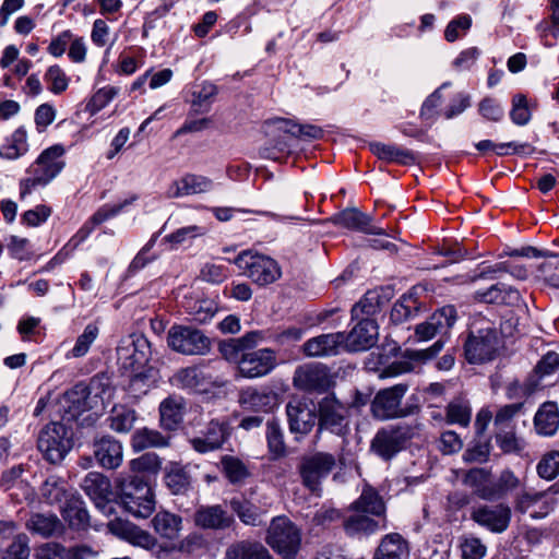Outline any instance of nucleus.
<instances>
[{
	"mask_svg": "<svg viewBox=\"0 0 559 559\" xmlns=\"http://www.w3.org/2000/svg\"><path fill=\"white\" fill-rule=\"evenodd\" d=\"M217 94V88L214 84L204 82L202 83L198 90L193 91L192 96V105L194 107H199L201 110L205 111L209 108V104L211 99Z\"/></svg>",
	"mask_w": 559,
	"mask_h": 559,
	"instance_id": "0e129e2a",
	"label": "nucleus"
},
{
	"mask_svg": "<svg viewBox=\"0 0 559 559\" xmlns=\"http://www.w3.org/2000/svg\"><path fill=\"white\" fill-rule=\"evenodd\" d=\"M83 490L93 499H103L109 493V480L100 473H88L82 484Z\"/></svg>",
	"mask_w": 559,
	"mask_h": 559,
	"instance_id": "09e8293b",
	"label": "nucleus"
},
{
	"mask_svg": "<svg viewBox=\"0 0 559 559\" xmlns=\"http://www.w3.org/2000/svg\"><path fill=\"white\" fill-rule=\"evenodd\" d=\"M152 525L162 538L174 540L182 530V518L168 511H159L152 519Z\"/></svg>",
	"mask_w": 559,
	"mask_h": 559,
	"instance_id": "f704fd0d",
	"label": "nucleus"
},
{
	"mask_svg": "<svg viewBox=\"0 0 559 559\" xmlns=\"http://www.w3.org/2000/svg\"><path fill=\"white\" fill-rule=\"evenodd\" d=\"M511 508L504 503L474 507L471 513V518L474 522L496 534L507 531L511 522Z\"/></svg>",
	"mask_w": 559,
	"mask_h": 559,
	"instance_id": "dca6fc26",
	"label": "nucleus"
},
{
	"mask_svg": "<svg viewBox=\"0 0 559 559\" xmlns=\"http://www.w3.org/2000/svg\"><path fill=\"white\" fill-rule=\"evenodd\" d=\"M534 427L538 435L554 436L559 428V409L555 402H545L534 416Z\"/></svg>",
	"mask_w": 559,
	"mask_h": 559,
	"instance_id": "7c9ffc66",
	"label": "nucleus"
},
{
	"mask_svg": "<svg viewBox=\"0 0 559 559\" xmlns=\"http://www.w3.org/2000/svg\"><path fill=\"white\" fill-rule=\"evenodd\" d=\"M185 405L182 399L168 397L160 403L162 426L168 430L176 429L182 421Z\"/></svg>",
	"mask_w": 559,
	"mask_h": 559,
	"instance_id": "79ce46f5",
	"label": "nucleus"
},
{
	"mask_svg": "<svg viewBox=\"0 0 559 559\" xmlns=\"http://www.w3.org/2000/svg\"><path fill=\"white\" fill-rule=\"evenodd\" d=\"M99 329L96 324L90 323L85 326L82 334L76 338L73 348L67 354V358H80L85 356L92 344L96 341Z\"/></svg>",
	"mask_w": 559,
	"mask_h": 559,
	"instance_id": "de8ad7c7",
	"label": "nucleus"
},
{
	"mask_svg": "<svg viewBox=\"0 0 559 559\" xmlns=\"http://www.w3.org/2000/svg\"><path fill=\"white\" fill-rule=\"evenodd\" d=\"M265 133L272 138L273 145L261 147L260 155L264 158L276 159L277 156L274 151L283 152L287 147L282 133L296 138L320 139L323 135V130L314 124H298L288 119L274 118L265 122Z\"/></svg>",
	"mask_w": 559,
	"mask_h": 559,
	"instance_id": "20e7f679",
	"label": "nucleus"
},
{
	"mask_svg": "<svg viewBox=\"0 0 559 559\" xmlns=\"http://www.w3.org/2000/svg\"><path fill=\"white\" fill-rule=\"evenodd\" d=\"M26 527L41 537H51L63 532V524L55 513H33L26 522Z\"/></svg>",
	"mask_w": 559,
	"mask_h": 559,
	"instance_id": "473e14b6",
	"label": "nucleus"
},
{
	"mask_svg": "<svg viewBox=\"0 0 559 559\" xmlns=\"http://www.w3.org/2000/svg\"><path fill=\"white\" fill-rule=\"evenodd\" d=\"M335 456L326 452H317L305 456L299 465L302 484L312 492L320 490L321 481L335 467Z\"/></svg>",
	"mask_w": 559,
	"mask_h": 559,
	"instance_id": "f8f14e48",
	"label": "nucleus"
},
{
	"mask_svg": "<svg viewBox=\"0 0 559 559\" xmlns=\"http://www.w3.org/2000/svg\"><path fill=\"white\" fill-rule=\"evenodd\" d=\"M370 151L381 160L386 163H399L403 165L414 164L416 160L415 154L406 148L400 147L394 144H384L380 142H372L369 144Z\"/></svg>",
	"mask_w": 559,
	"mask_h": 559,
	"instance_id": "72a5a7b5",
	"label": "nucleus"
},
{
	"mask_svg": "<svg viewBox=\"0 0 559 559\" xmlns=\"http://www.w3.org/2000/svg\"><path fill=\"white\" fill-rule=\"evenodd\" d=\"M109 427L119 433L130 431L136 420V414L134 409L126 406H115L111 409V414L108 418Z\"/></svg>",
	"mask_w": 559,
	"mask_h": 559,
	"instance_id": "a18cd8bd",
	"label": "nucleus"
},
{
	"mask_svg": "<svg viewBox=\"0 0 559 559\" xmlns=\"http://www.w3.org/2000/svg\"><path fill=\"white\" fill-rule=\"evenodd\" d=\"M213 186V180L209 177L197 174H186L169 186L167 193L169 198H182L210 192Z\"/></svg>",
	"mask_w": 559,
	"mask_h": 559,
	"instance_id": "b1692460",
	"label": "nucleus"
},
{
	"mask_svg": "<svg viewBox=\"0 0 559 559\" xmlns=\"http://www.w3.org/2000/svg\"><path fill=\"white\" fill-rule=\"evenodd\" d=\"M266 440L270 451L275 456L284 455L285 443L282 430L275 421H269L266 424Z\"/></svg>",
	"mask_w": 559,
	"mask_h": 559,
	"instance_id": "bf43d9fd",
	"label": "nucleus"
},
{
	"mask_svg": "<svg viewBox=\"0 0 559 559\" xmlns=\"http://www.w3.org/2000/svg\"><path fill=\"white\" fill-rule=\"evenodd\" d=\"M64 147L55 144L44 150L37 159L29 166V177L20 182V195L24 199L38 186H46L55 179L64 168Z\"/></svg>",
	"mask_w": 559,
	"mask_h": 559,
	"instance_id": "f257e3e1",
	"label": "nucleus"
},
{
	"mask_svg": "<svg viewBox=\"0 0 559 559\" xmlns=\"http://www.w3.org/2000/svg\"><path fill=\"white\" fill-rule=\"evenodd\" d=\"M472 26V17L467 14L453 19L444 31V38L449 43L455 41L460 37V31L467 32Z\"/></svg>",
	"mask_w": 559,
	"mask_h": 559,
	"instance_id": "338daca9",
	"label": "nucleus"
},
{
	"mask_svg": "<svg viewBox=\"0 0 559 559\" xmlns=\"http://www.w3.org/2000/svg\"><path fill=\"white\" fill-rule=\"evenodd\" d=\"M221 463L226 477L233 484L240 483L249 476L247 466L237 457L226 455Z\"/></svg>",
	"mask_w": 559,
	"mask_h": 559,
	"instance_id": "864d4df0",
	"label": "nucleus"
},
{
	"mask_svg": "<svg viewBox=\"0 0 559 559\" xmlns=\"http://www.w3.org/2000/svg\"><path fill=\"white\" fill-rule=\"evenodd\" d=\"M61 513L72 528L84 530L88 526V512L84 501L76 491L69 496L67 502L61 508Z\"/></svg>",
	"mask_w": 559,
	"mask_h": 559,
	"instance_id": "2f4dec72",
	"label": "nucleus"
},
{
	"mask_svg": "<svg viewBox=\"0 0 559 559\" xmlns=\"http://www.w3.org/2000/svg\"><path fill=\"white\" fill-rule=\"evenodd\" d=\"M274 396L271 392L259 391L253 388H248L240 393L239 402L250 411H265L271 406Z\"/></svg>",
	"mask_w": 559,
	"mask_h": 559,
	"instance_id": "c03bdc74",
	"label": "nucleus"
},
{
	"mask_svg": "<svg viewBox=\"0 0 559 559\" xmlns=\"http://www.w3.org/2000/svg\"><path fill=\"white\" fill-rule=\"evenodd\" d=\"M41 497L49 504H56L67 502V499L71 493H75L74 490H70L67 486L66 480L57 475L47 477L40 488Z\"/></svg>",
	"mask_w": 559,
	"mask_h": 559,
	"instance_id": "58836bf2",
	"label": "nucleus"
},
{
	"mask_svg": "<svg viewBox=\"0 0 559 559\" xmlns=\"http://www.w3.org/2000/svg\"><path fill=\"white\" fill-rule=\"evenodd\" d=\"M122 537L132 545L146 550H153L157 546V539L154 536L131 524L123 525Z\"/></svg>",
	"mask_w": 559,
	"mask_h": 559,
	"instance_id": "3c124183",
	"label": "nucleus"
},
{
	"mask_svg": "<svg viewBox=\"0 0 559 559\" xmlns=\"http://www.w3.org/2000/svg\"><path fill=\"white\" fill-rule=\"evenodd\" d=\"M266 543L284 559H293L301 544V533L286 516L274 518L269 526Z\"/></svg>",
	"mask_w": 559,
	"mask_h": 559,
	"instance_id": "6e6552de",
	"label": "nucleus"
},
{
	"mask_svg": "<svg viewBox=\"0 0 559 559\" xmlns=\"http://www.w3.org/2000/svg\"><path fill=\"white\" fill-rule=\"evenodd\" d=\"M62 406L64 408V419H79L83 413L94 408L91 401V391L84 384H76L64 393Z\"/></svg>",
	"mask_w": 559,
	"mask_h": 559,
	"instance_id": "5701e85b",
	"label": "nucleus"
},
{
	"mask_svg": "<svg viewBox=\"0 0 559 559\" xmlns=\"http://www.w3.org/2000/svg\"><path fill=\"white\" fill-rule=\"evenodd\" d=\"M72 445V435L61 423L46 425L38 435L37 448L44 459L52 464L60 463Z\"/></svg>",
	"mask_w": 559,
	"mask_h": 559,
	"instance_id": "0eeeda50",
	"label": "nucleus"
},
{
	"mask_svg": "<svg viewBox=\"0 0 559 559\" xmlns=\"http://www.w3.org/2000/svg\"><path fill=\"white\" fill-rule=\"evenodd\" d=\"M407 383H399L391 388L380 390L372 403L371 412L373 416L380 420L401 418L414 414L417 406L402 407V399L408 391Z\"/></svg>",
	"mask_w": 559,
	"mask_h": 559,
	"instance_id": "1a4fd4ad",
	"label": "nucleus"
},
{
	"mask_svg": "<svg viewBox=\"0 0 559 559\" xmlns=\"http://www.w3.org/2000/svg\"><path fill=\"white\" fill-rule=\"evenodd\" d=\"M173 382L182 389L205 391L216 383L213 377L202 367L192 366L180 369L173 377Z\"/></svg>",
	"mask_w": 559,
	"mask_h": 559,
	"instance_id": "cd10ccee",
	"label": "nucleus"
},
{
	"mask_svg": "<svg viewBox=\"0 0 559 559\" xmlns=\"http://www.w3.org/2000/svg\"><path fill=\"white\" fill-rule=\"evenodd\" d=\"M521 485L520 478L507 468L487 487L479 490V498L487 501L499 500L518 490Z\"/></svg>",
	"mask_w": 559,
	"mask_h": 559,
	"instance_id": "a878e982",
	"label": "nucleus"
},
{
	"mask_svg": "<svg viewBox=\"0 0 559 559\" xmlns=\"http://www.w3.org/2000/svg\"><path fill=\"white\" fill-rule=\"evenodd\" d=\"M138 199L136 195H132L129 199H126L121 203L109 205L105 204L100 209H98L93 216L90 218V221L79 230V233L75 235V238H79V241H83L94 229L95 226L103 224L104 222L108 221L109 218L115 217L118 215L126 206L132 204Z\"/></svg>",
	"mask_w": 559,
	"mask_h": 559,
	"instance_id": "c756f323",
	"label": "nucleus"
},
{
	"mask_svg": "<svg viewBox=\"0 0 559 559\" xmlns=\"http://www.w3.org/2000/svg\"><path fill=\"white\" fill-rule=\"evenodd\" d=\"M472 418V408L467 401L455 399L447 406L445 421L450 425L467 427Z\"/></svg>",
	"mask_w": 559,
	"mask_h": 559,
	"instance_id": "49530a36",
	"label": "nucleus"
},
{
	"mask_svg": "<svg viewBox=\"0 0 559 559\" xmlns=\"http://www.w3.org/2000/svg\"><path fill=\"white\" fill-rule=\"evenodd\" d=\"M538 475L547 480H551L559 474V451L546 453L537 464Z\"/></svg>",
	"mask_w": 559,
	"mask_h": 559,
	"instance_id": "13d9d810",
	"label": "nucleus"
},
{
	"mask_svg": "<svg viewBox=\"0 0 559 559\" xmlns=\"http://www.w3.org/2000/svg\"><path fill=\"white\" fill-rule=\"evenodd\" d=\"M332 222L344 228L365 234H382V229L371 224L372 218L356 207L345 209L333 216Z\"/></svg>",
	"mask_w": 559,
	"mask_h": 559,
	"instance_id": "bb28decb",
	"label": "nucleus"
},
{
	"mask_svg": "<svg viewBox=\"0 0 559 559\" xmlns=\"http://www.w3.org/2000/svg\"><path fill=\"white\" fill-rule=\"evenodd\" d=\"M45 80L50 84L53 94H60L68 88L69 79L59 66H51L45 73Z\"/></svg>",
	"mask_w": 559,
	"mask_h": 559,
	"instance_id": "680f3d73",
	"label": "nucleus"
},
{
	"mask_svg": "<svg viewBox=\"0 0 559 559\" xmlns=\"http://www.w3.org/2000/svg\"><path fill=\"white\" fill-rule=\"evenodd\" d=\"M462 559H483L486 556L487 547L474 536H465L460 539Z\"/></svg>",
	"mask_w": 559,
	"mask_h": 559,
	"instance_id": "5fc2aeb1",
	"label": "nucleus"
},
{
	"mask_svg": "<svg viewBox=\"0 0 559 559\" xmlns=\"http://www.w3.org/2000/svg\"><path fill=\"white\" fill-rule=\"evenodd\" d=\"M168 346L183 355H204L210 350L211 342L200 330L174 325L167 334Z\"/></svg>",
	"mask_w": 559,
	"mask_h": 559,
	"instance_id": "9d476101",
	"label": "nucleus"
},
{
	"mask_svg": "<svg viewBox=\"0 0 559 559\" xmlns=\"http://www.w3.org/2000/svg\"><path fill=\"white\" fill-rule=\"evenodd\" d=\"M228 437V425L218 419L211 420L202 433L190 440L192 448L199 453H207L219 449Z\"/></svg>",
	"mask_w": 559,
	"mask_h": 559,
	"instance_id": "4be33fe9",
	"label": "nucleus"
},
{
	"mask_svg": "<svg viewBox=\"0 0 559 559\" xmlns=\"http://www.w3.org/2000/svg\"><path fill=\"white\" fill-rule=\"evenodd\" d=\"M414 435V429L407 425L380 429L371 441V450L383 460H390L404 449Z\"/></svg>",
	"mask_w": 559,
	"mask_h": 559,
	"instance_id": "9b49d317",
	"label": "nucleus"
},
{
	"mask_svg": "<svg viewBox=\"0 0 559 559\" xmlns=\"http://www.w3.org/2000/svg\"><path fill=\"white\" fill-rule=\"evenodd\" d=\"M166 484L175 493H183L190 486V476L179 465H174L166 475Z\"/></svg>",
	"mask_w": 559,
	"mask_h": 559,
	"instance_id": "6e6d98bb",
	"label": "nucleus"
},
{
	"mask_svg": "<svg viewBox=\"0 0 559 559\" xmlns=\"http://www.w3.org/2000/svg\"><path fill=\"white\" fill-rule=\"evenodd\" d=\"M293 380L294 385L304 391H323L330 386L329 371L321 364L298 367Z\"/></svg>",
	"mask_w": 559,
	"mask_h": 559,
	"instance_id": "6ab92c4d",
	"label": "nucleus"
},
{
	"mask_svg": "<svg viewBox=\"0 0 559 559\" xmlns=\"http://www.w3.org/2000/svg\"><path fill=\"white\" fill-rule=\"evenodd\" d=\"M345 342V333L321 334L308 340L302 345V350L309 357H324L337 355Z\"/></svg>",
	"mask_w": 559,
	"mask_h": 559,
	"instance_id": "393cba45",
	"label": "nucleus"
},
{
	"mask_svg": "<svg viewBox=\"0 0 559 559\" xmlns=\"http://www.w3.org/2000/svg\"><path fill=\"white\" fill-rule=\"evenodd\" d=\"M34 559H68L67 547L55 542L45 543L36 549Z\"/></svg>",
	"mask_w": 559,
	"mask_h": 559,
	"instance_id": "774afa93",
	"label": "nucleus"
},
{
	"mask_svg": "<svg viewBox=\"0 0 559 559\" xmlns=\"http://www.w3.org/2000/svg\"><path fill=\"white\" fill-rule=\"evenodd\" d=\"M347 413L346 406L333 395L320 400L317 406L318 430L316 437L320 438L323 431H328L345 439L350 431Z\"/></svg>",
	"mask_w": 559,
	"mask_h": 559,
	"instance_id": "423d86ee",
	"label": "nucleus"
},
{
	"mask_svg": "<svg viewBox=\"0 0 559 559\" xmlns=\"http://www.w3.org/2000/svg\"><path fill=\"white\" fill-rule=\"evenodd\" d=\"M27 151V132L24 127H20L0 146V156L13 160L26 154Z\"/></svg>",
	"mask_w": 559,
	"mask_h": 559,
	"instance_id": "a19ab883",
	"label": "nucleus"
},
{
	"mask_svg": "<svg viewBox=\"0 0 559 559\" xmlns=\"http://www.w3.org/2000/svg\"><path fill=\"white\" fill-rule=\"evenodd\" d=\"M119 499L127 512L146 519L155 510V496L151 486L139 476L121 478L118 485Z\"/></svg>",
	"mask_w": 559,
	"mask_h": 559,
	"instance_id": "7ed1b4c3",
	"label": "nucleus"
},
{
	"mask_svg": "<svg viewBox=\"0 0 559 559\" xmlns=\"http://www.w3.org/2000/svg\"><path fill=\"white\" fill-rule=\"evenodd\" d=\"M407 545L400 534H388L381 540L373 559H406Z\"/></svg>",
	"mask_w": 559,
	"mask_h": 559,
	"instance_id": "ea45409f",
	"label": "nucleus"
},
{
	"mask_svg": "<svg viewBox=\"0 0 559 559\" xmlns=\"http://www.w3.org/2000/svg\"><path fill=\"white\" fill-rule=\"evenodd\" d=\"M151 356V343L144 335L128 336L117 347L119 368L131 378L132 384L145 377V368Z\"/></svg>",
	"mask_w": 559,
	"mask_h": 559,
	"instance_id": "f03ea898",
	"label": "nucleus"
},
{
	"mask_svg": "<svg viewBox=\"0 0 559 559\" xmlns=\"http://www.w3.org/2000/svg\"><path fill=\"white\" fill-rule=\"evenodd\" d=\"M168 437L163 436L159 431L142 428L138 429L131 440L132 449L136 452L148 448H162L168 445Z\"/></svg>",
	"mask_w": 559,
	"mask_h": 559,
	"instance_id": "37998d69",
	"label": "nucleus"
},
{
	"mask_svg": "<svg viewBox=\"0 0 559 559\" xmlns=\"http://www.w3.org/2000/svg\"><path fill=\"white\" fill-rule=\"evenodd\" d=\"M499 348V338L495 329L487 326L472 332L465 343V356L472 364L491 360Z\"/></svg>",
	"mask_w": 559,
	"mask_h": 559,
	"instance_id": "ddd939ff",
	"label": "nucleus"
},
{
	"mask_svg": "<svg viewBox=\"0 0 559 559\" xmlns=\"http://www.w3.org/2000/svg\"><path fill=\"white\" fill-rule=\"evenodd\" d=\"M28 543L29 539L25 534L15 536L2 559H28L31 552Z\"/></svg>",
	"mask_w": 559,
	"mask_h": 559,
	"instance_id": "052dcab7",
	"label": "nucleus"
},
{
	"mask_svg": "<svg viewBox=\"0 0 559 559\" xmlns=\"http://www.w3.org/2000/svg\"><path fill=\"white\" fill-rule=\"evenodd\" d=\"M93 454L97 463L107 469L118 468L123 460V447L111 436H104L93 443Z\"/></svg>",
	"mask_w": 559,
	"mask_h": 559,
	"instance_id": "412c9836",
	"label": "nucleus"
},
{
	"mask_svg": "<svg viewBox=\"0 0 559 559\" xmlns=\"http://www.w3.org/2000/svg\"><path fill=\"white\" fill-rule=\"evenodd\" d=\"M378 325L371 318H361L348 334L343 345L349 352H360L372 347L378 340Z\"/></svg>",
	"mask_w": 559,
	"mask_h": 559,
	"instance_id": "aec40b11",
	"label": "nucleus"
},
{
	"mask_svg": "<svg viewBox=\"0 0 559 559\" xmlns=\"http://www.w3.org/2000/svg\"><path fill=\"white\" fill-rule=\"evenodd\" d=\"M207 233V228L202 225H189L178 228L174 233L167 235L164 240L174 247H178L189 240L197 239L204 236Z\"/></svg>",
	"mask_w": 559,
	"mask_h": 559,
	"instance_id": "603ef678",
	"label": "nucleus"
},
{
	"mask_svg": "<svg viewBox=\"0 0 559 559\" xmlns=\"http://www.w3.org/2000/svg\"><path fill=\"white\" fill-rule=\"evenodd\" d=\"M277 366L276 352L272 348H260L241 354L238 372L247 379L265 377Z\"/></svg>",
	"mask_w": 559,
	"mask_h": 559,
	"instance_id": "4468645a",
	"label": "nucleus"
},
{
	"mask_svg": "<svg viewBox=\"0 0 559 559\" xmlns=\"http://www.w3.org/2000/svg\"><path fill=\"white\" fill-rule=\"evenodd\" d=\"M368 513L355 512L344 520V530L349 536H368L385 528L384 518L374 519Z\"/></svg>",
	"mask_w": 559,
	"mask_h": 559,
	"instance_id": "c85d7f7f",
	"label": "nucleus"
},
{
	"mask_svg": "<svg viewBox=\"0 0 559 559\" xmlns=\"http://www.w3.org/2000/svg\"><path fill=\"white\" fill-rule=\"evenodd\" d=\"M496 441L504 453L518 452L522 449L520 440L512 428H501L496 435Z\"/></svg>",
	"mask_w": 559,
	"mask_h": 559,
	"instance_id": "e2e57ef3",
	"label": "nucleus"
},
{
	"mask_svg": "<svg viewBox=\"0 0 559 559\" xmlns=\"http://www.w3.org/2000/svg\"><path fill=\"white\" fill-rule=\"evenodd\" d=\"M289 430L293 433L308 435L316 425L317 407L306 397H295L286 405Z\"/></svg>",
	"mask_w": 559,
	"mask_h": 559,
	"instance_id": "2eb2a0df",
	"label": "nucleus"
},
{
	"mask_svg": "<svg viewBox=\"0 0 559 559\" xmlns=\"http://www.w3.org/2000/svg\"><path fill=\"white\" fill-rule=\"evenodd\" d=\"M456 320L453 306H444L433 312L425 322L416 325L415 337L419 342L429 341L439 333H445Z\"/></svg>",
	"mask_w": 559,
	"mask_h": 559,
	"instance_id": "f3484780",
	"label": "nucleus"
},
{
	"mask_svg": "<svg viewBox=\"0 0 559 559\" xmlns=\"http://www.w3.org/2000/svg\"><path fill=\"white\" fill-rule=\"evenodd\" d=\"M230 509L245 525L260 526L263 524L265 511L248 499H231Z\"/></svg>",
	"mask_w": 559,
	"mask_h": 559,
	"instance_id": "4c0bfd02",
	"label": "nucleus"
},
{
	"mask_svg": "<svg viewBox=\"0 0 559 559\" xmlns=\"http://www.w3.org/2000/svg\"><path fill=\"white\" fill-rule=\"evenodd\" d=\"M160 468V460L155 453H145L140 457L130 461L132 472L156 473Z\"/></svg>",
	"mask_w": 559,
	"mask_h": 559,
	"instance_id": "69168bd1",
	"label": "nucleus"
},
{
	"mask_svg": "<svg viewBox=\"0 0 559 559\" xmlns=\"http://www.w3.org/2000/svg\"><path fill=\"white\" fill-rule=\"evenodd\" d=\"M233 262L242 275L260 286L272 284L282 275L281 267L274 259L251 250L240 252Z\"/></svg>",
	"mask_w": 559,
	"mask_h": 559,
	"instance_id": "39448f33",
	"label": "nucleus"
},
{
	"mask_svg": "<svg viewBox=\"0 0 559 559\" xmlns=\"http://www.w3.org/2000/svg\"><path fill=\"white\" fill-rule=\"evenodd\" d=\"M350 509L354 512H362L377 518H383L385 504L383 499L372 487L365 486L359 498L352 503Z\"/></svg>",
	"mask_w": 559,
	"mask_h": 559,
	"instance_id": "c9c22d12",
	"label": "nucleus"
},
{
	"mask_svg": "<svg viewBox=\"0 0 559 559\" xmlns=\"http://www.w3.org/2000/svg\"><path fill=\"white\" fill-rule=\"evenodd\" d=\"M532 117L528 108L527 99L523 94H516L512 98V109L510 118L513 123L518 126H525L530 122Z\"/></svg>",
	"mask_w": 559,
	"mask_h": 559,
	"instance_id": "4d7b16f0",
	"label": "nucleus"
},
{
	"mask_svg": "<svg viewBox=\"0 0 559 559\" xmlns=\"http://www.w3.org/2000/svg\"><path fill=\"white\" fill-rule=\"evenodd\" d=\"M233 515L221 504L199 506L193 514V523L203 530L223 531L234 524Z\"/></svg>",
	"mask_w": 559,
	"mask_h": 559,
	"instance_id": "a211bd4d",
	"label": "nucleus"
},
{
	"mask_svg": "<svg viewBox=\"0 0 559 559\" xmlns=\"http://www.w3.org/2000/svg\"><path fill=\"white\" fill-rule=\"evenodd\" d=\"M226 559H272L269 550L258 542L240 540L228 546Z\"/></svg>",
	"mask_w": 559,
	"mask_h": 559,
	"instance_id": "e433bc0d",
	"label": "nucleus"
},
{
	"mask_svg": "<svg viewBox=\"0 0 559 559\" xmlns=\"http://www.w3.org/2000/svg\"><path fill=\"white\" fill-rule=\"evenodd\" d=\"M381 300L376 292H368L365 296L353 307L352 318L360 320L361 318H370L380 310Z\"/></svg>",
	"mask_w": 559,
	"mask_h": 559,
	"instance_id": "8fccbe9b",
	"label": "nucleus"
}]
</instances>
